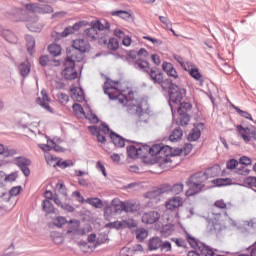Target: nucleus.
Instances as JSON below:
<instances>
[{
    "label": "nucleus",
    "instance_id": "c03bdc74",
    "mask_svg": "<svg viewBox=\"0 0 256 256\" xmlns=\"http://www.w3.org/2000/svg\"><path fill=\"white\" fill-rule=\"evenodd\" d=\"M45 161L50 165V167H57V157L52 154H45Z\"/></svg>",
    "mask_w": 256,
    "mask_h": 256
},
{
    "label": "nucleus",
    "instance_id": "6e6552de",
    "mask_svg": "<svg viewBox=\"0 0 256 256\" xmlns=\"http://www.w3.org/2000/svg\"><path fill=\"white\" fill-rule=\"evenodd\" d=\"M227 203L225 200L220 199L214 202L211 209V215L214 217L215 221H219L221 219V215H227Z\"/></svg>",
    "mask_w": 256,
    "mask_h": 256
},
{
    "label": "nucleus",
    "instance_id": "f8f14e48",
    "mask_svg": "<svg viewBox=\"0 0 256 256\" xmlns=\"http://www.w3.org/2000/svg\"><path fill=\"white\" fill-rule=\"evenodd\" d=\"M159 158L162 159V164L173 163V160L171 159H175V155L173 154L172 148L170 146H165L161 144Z\"/></svg>",
    "mask_w": 256,
    "mask_h": 256
},
{
    "label": "nucleus",
    "instance_id": "052dcab7",
    "mask_svg": "<svg viewBox=\"0 0 256 256\" xmlns=\"http://www.w3.org/2000/svg\"><path fill=\"white\" fill-rule=\"evenodd\" d=\"M160 249H161V251H164L165 253H169V252H171V249H172V247H171V242H169V241H162L161 242V246H160Z\"/></svg>",
    "mask_w": 256,
    "mask_h": 256
},
{
    "label": "nucleus",
    "instance_id": "37998d69",
    "mask_svg": "<svg viewBox=\"0 0 256 256\" xmlns=\"http://www.w3.org/2000/svg\"><path fill=\"white\" fill-rule=\"evenodd\" d=\"M136 233V239H138L139 241H144L145 239H147L149 233L147 232V230H145V228H139L135 231Z\"/></svg>",
    "mask_w": 256,
    "mask_h": 256
},
{
    "label": "nucleus",
    "instance_id": "8fccbe9b",
    "mask_svg": "<svg viewBox=\"0 0 256 256\" xmlns=\"http://www.w3.org/2000/svg\"><path fill=\"white\" fill-rule=\"evenodd\" d=\"M67 223V219L63 216H58L53 220V225L56 227H63Z\"/></svg>",
    "mask_w": 256,
    "mask_h": 256
},
{
    "label": "nucleus",
    "instance_id": "2eb2a0df",
    "mask_svg": "<svg viewBox=\"0 0 256 256\" xmlns=\"http://www.w3.org/2000/svg\"><path fill=\"white\" fill-rule=\"evenodd\" d=\"M165 207L168 211H177L179 207H183V198L181 196H174L166 202Z\"/></svg>",
    "mask_w": 256,
    "mask_h": 256
},
{
    "label": "nucleus",
    "instance_id": "0eeeda50",
    "mask_svg": "<svg viewBox=\"0 0 256 256\" xmlns=\"http://www.w3.org/2000/svg\"><path fill=\"white\" fill-rule=\"evenodd\" d=\"M236 129L245 143H251V139H253V141H256L255 126L244 127L243 125H238Z\"/></svg>",
    "mask_w": 256,
    "mask_h": 256
},
{
    "label": "nucleus",
    "instance_id": "69168bd1",
    "mask_svg": "<svg viewBox=\"0 0 256 256\" xmlns=\"http://www.w3.org/2000/svg\"><path fill=\"white\" fill-rule=\"evenodd\" d=\"M21 186H14L10 189L9 193H10V197H17V195H19V193H21Z\"/></svg>",
    "mask_w": 256,
    "mask_h": 256
},
{
    "label": "nucleus",
    "instance_id": "39448f33",
    "mask_svg": "<svg viewBox=\"0 0 256 256\" xmlns=\"http://www.w3.org/2000/svg\"><path fill=\"white\" fill-rule=\"evenodd\" d=\"M103 89L105 95H108L112 101H119L122 105L127 101V96L123 95L119 89V81H113L107 78Z\"/></svg>",
    "mask_w": 256,
    "mask_h": 256
},
{
    "label": "nucleus",
    "instance_id": "0e129e2a",
    "mask_svg": "<svg viewBox=\"0 0 256 256\" xmlns=\"http://www.w3.org/2000/svg\"><path fill=\"white\" fill-rule=\"evenodd\" d=\"M200 253L204 256H215V252H213L209 246H204L202 249H200Z\"/></svg>",
    "mask_w": 256,
    "mask_h": 256
},
{
    "label": "nucleus",
    "instance_id": "4d7b16f0",
    "mask_svg": "<svg viewBox=\"0 0 256 256\" xmlns=\"http://www.w3.org/2000/svg\"><path fill=\"white\" fill-rule=\"evenodd\" d=\"M236 112L239 114L240 117H244V119H248L249 121H253V117L247 111H243L240 108H236Z\"/></svg>",
    "mask_w": 256,
    "mask_h": 256
},
{
    "label": "nucleus",
    "instance_id": "2f4dec72",
    "mask_svg": "<svg viewBox=\"0 0 256 256\" xmlns=\"http://www.w3.org/2000/svg\"><path fill=\"white\" fill-rule=\"evenodd\" d=\"M48 53L52 55V57H59L61 55V45L52 43L48 46Z\"/></svg>",
    "mask_w": 256,
    "mask_h": 256
},
{
    "label": "nucleus",
    "instance_id": "4468645a",
    "mask_svg": "<svg viewBox=\"0 0 256 256\" xmlns=\"http://www.w3.org/2000/svg\"><path fill=\"white\" fill-rule=\"evenodd\" d=\"M41 95L42 98L38 97L36 99L37 105H40V107L46 109V111H49V113H53V108H51V106L49 105V101H51V99L49 98V95H47V90L43 89L41 91Z\"/></svg>",
    "mask_w": 256,
    "mask_h": 256
},
{
    "label": "nucleus",
    "instance_id": "423d86ee",
    "mask_svg": "<svg viewBox=\"0 0 256 256\" xmlns=\"http://www.w3.org/2000/svg\"><path fill=\"white\" fill-rule=\"evenodd\" d=\"M69 56H66V60L64 63L65 69L62 71V77L66 79L67 81H73L79 77V74H77V70L75 69V63H77V60H73L72 64L68 62Z\"/></svg>",
    "mask_w": 256,
    "mask_h": 256
},
{
    "label": "nucleus",
    "instance_id": "473e14b6",
    "mask_svg": "<svg viewBox=\"0 0 256 256\" xmlns=\"http://www.w3.org/2000/svg\"><path fill=\"white\" fill-rule=\"evenodd\" d=\"M42 209L45 213H47V215L55 213V207L53 206V203H51V200H43Z\"/></svg>",
    "mask_w": 256,
    "mask_h": 256
},
{
    "label": "nucleus",
    "instance_id": "9b49d317",
    "mask_svg": "<svg viewBox=\"0 0 256 256\" xmlns=\"http://www.w3.org/2000/svg\"><path fill=\"white\" fill-rule=\"evenodd\" d=\"M187 65H188V68H185V71L189 73L192 79H195V81H197V85H199V87H203V84L205 83V78L203 77L201 72H199V69L193 68L191 63H187Z\"/></svg>",
    "mask_w": 256,
    "mask_h": 256
},
{
    "label": "nucleus",
    "instance_id": "4c0bfd02",
    "mask_svg": "<svg viewBox=\"0 0 256 256\" xmlns=\"http://www.w3.org/2000/svg\"><path fill=\"white\" fill-rule=\"evenodd\" d=\"M178 115H179L178 125H181L182 127H185V125H188L189 121H191V116H189V114L185 112L178 113Z\"/></svg>",
    "mask_w": 256,
    "mask_h": 256
},
{
    "label": "nucleus",
    "instance_id": "20e7f679",
    "mask_svg": "<svg viewBox=\"0 0 256 256\" xmlns=\"http://www.w3.org/2000/svg\"><path fill=\"white\" fill-rule=\"evenodd\" d=\"M91 49V45L85 39H76L73 41L72 49H67L68 63L73 65V61L81 63L83 61V53H87Z\"/></svg>",
    "mask_w": 256,
    "mask_h": 256
},
{
    "label": "nucleus",
    "instance_id": "5fc2aeb1",
    "mask_svg": "<svg viewBox=\"0 0 256 256\" xmlns=\"http://www.w3.org/2000/svg\"><path fill=\"white\" fill-rule=\"evenodd\" d=\"M244 183L251 189H256V177L249 176L244 180Z\"/></svg>",
    "mask_w": 256,
    "mask_h": 256
},
{
    "label": "nucleus",
    "instance_id": "f3484780",
    "mask_svg": "<svg viewBox=\"0 0 256 256\" xmlns=\"http://www.w3.org/2000/svg\"><path fill=\"white\" fill-rule=\"evenodd\" d=\"M0 35L8 41V43H12L13 45L17 44L19 41L15 33L7 28L0 27Z\"/></svg>",
    "mask_w": 256,
    "mask_h": 256
},
{
    "label": "nucleus",
    "instance_id": "cd10ccee",
    "mask_svg": "<svg viewBox=\"0 0 256 256\" xmlns=\"http://www.w3.org/2000/svg\"><path fill=\"white\" fill-rule=\"evenodd\" d=\"M161 238L153 237L149 240L148 249L150 251H157V249H161Z\"/></svg>",
    "mask_w": 256,
    "mask_h": 256
},
{
    "label": "nucleus",
    "instance_id": "49530a36",
    "mask_svg": "<svg viewBox=\"0 0 256 256\" xmlns=\"http://www.w3.org/2000/svg\"><path fill=\"white\" fill-rule=\"evenodd\" d=\"M106 229H123V224L122 220L121 221H114V222H109L105 224Z\"/></svg>",
    "mask_w": 256,
    "mask_h": 256
},
{
    "label": "nucleus",
    "instance_id": "bf43d9fd",
    "mask_svg": "<svg viewBox=\"0 0 256 256\" xmlns=\"http://www.w3.org/2000/svg\"><path fill=\"white\" fill-rule=\"evenodd\" d=\"M138 149H139L140 157H145V155H149V149H151V146L142 145L138 147Z\"/></svg>",
    "mask_w": 256,
    "mask_h": 256
},
{
    "label": "nucleus",
    "instance_id": "6ab92c4d",
    "mask_svg": "<svg viewBox=\"0 0 256 256\" xmlns=\"http://www.w3.org/2000/svg\"><path fill=\"white\" fill-rule=\"evenodd\" d=\"M147 74L149 75L151 81H153V83H155V85H159V83H161L162 79H163V73H161L160 70H158L157 67H153L151 68Z\"/></svg>",
    "mask_w": 256,
    "mask_h": 256
},
{
    "label": "nucleus",
    "instance_id": "e433bc0d",
    "mask_svg": "<svg viewBox=\"0 0 256 256\" xmlns=\"http://www.w3.org/2000/svg\"><path fill=\"white\" fill-rule=\"evenodd\" d=\"M184 188L185 185H183V183H176L170 186L168 191H171L173 195H179L180 193H183Z\"/></svg>",
    "mask_w": 256,
    "mask_h": 256
},
{
    "label": "nucleus",
    "instance_id": "1a4fd4ad",
    "mask_svg": "<svg viewBox=\"0 0 256 256\" xmlns=\"http://www.w3.org/2000/svg\"><path fill=\"white\" fill-rule=\"evenodd\" d=\"M14 163L21 169L22 173L25 175V177H29L31 175V170L29 169V165H31V161L29 158H26L25 156H18L14 158Z\"/></svg>",
    "mask_w": 256,
    "mask_h": 256
},
{
    "label": "nucleus",
    "instance_id": "f03ea898",
    "mask_svg": "<svg viewBox=\"0 0 256 256\" xmlns=\"http://www.w3.org/2000/svg\"><path fill=\"white\" fill-rule=\"evenodd\" d=\"M26 11L23 8H14V15L16 21H22L27 23L26 27L32 33H40L42 27L39 24V3H28L24 5Z\"/></svg>",
    "mask_w": 256,
    "mask_h": 256
},
{
    "label": "nucleus",
    "instance_id": "a19ab883",
    "mask_svg": "<svg viewBox=\"0 0 256 256\" xmlns=\"http://www.w3.org/2000/svg\"><path fill=\"white\" fill-rule=\"evenodd\" d=\"M149 155L152 157H160L161 155V144H154L149 149Z\"/></svg>",
    "mask_w": 256,
    "mask_h": 256
},
{
    "label": "nucleus",
    "instance_id": "7ed1b4c3",
    "mask_svg": "<svg viewBox=\"0 0 256 256\" xmlns=\"http://www.w3.org/2000/svg\"><path fill=\"white\" fill-rule=\"evenodd\" d=\"M158 85H160L163 91H168L170 97L169 106L172 111V115H174L175 110L173 103H181V101H183V97L187 95V90L185 88H179L177 84H173V80L171 79L162 78Z\"/></svg>",
    "mask_w": 256,
    "mask_h": 256
},
{
    "label": "nucleus",
    "instance_id": "7c9ffc66",
    "mask_svg": "<svg viewBox=\"0 0 256 256\" xmlns=\"http://www.w3.org/2000/svg\"><path fill=\"white\" fill-rule=\"evenodd\" d=\"M53 6L47 4H38V15H49L53 13Z\"/></svg>",
    "mask_w": 256,
    "mask_h": 256
},
{
    "label": "nucleus",
    "instance_id": "f704fd0d",
    "mask_svg": "<svg viewBox=\"0 0 256 256\" xmlns=\"http://www.w3.org/2000/svg\"><path fill=\"white\" fill-rule=\"evenodd\" d=\"M127 153L130 159H137V157H141V154L139 152V147H135L133 145L127 148Z\"/></svg>",
    "mask_w": 256,
    "mask_h": 256
},
{
    "label": "nucleus",
    "instance_id": "79ce46f5",
    "mask_svg": "<svg viewBox=\"0 0 256 256\" xmlns=\"http://www.w3.org/2000/svg\"><path fill=\"white\" fill-rule=\"evenodd\" d=\"M137 227V222L131 218L122 220V229H134Z\"/></svg>",
    "mask_w": 256,
    "mask_h": 256
},
{
    "label": "nucleus",
    "instance_id": "4be33fe9",
    "mask_svg": "<svg viewBox=\"0 0 256 256\" xmlns=\"http://www.w3.org/2000/svg\"><path fill=\"white\" fill-rule=\"evenodd\" d=\"M18 71L21 77H23L24 79L29 77V74L31 73V64L29 63V61L20 63V65L18 66Z\"/></svg>",
    "mask_w": 256,
    "mask_h": 256
},
{
    "label": "nucleus",
    "instance_id": "412c9836",
    "mask_svg": "<svg viewBox=\"0 0 256 256\" xmlns=\"http://www.w3.org/2000/svg\"><path fill=\"white\" fill-rule=\"evenodd\" d=\"M83 36L86 37L88 41H97V39H99V31L91 24V27L84 31Z\"/></svg>",
    "mask_w": 256,
    "mask_h": 256
},
{
    "label": "nucleus",
    "instance_id": "338daca9",
    "mask_svg": "<svg viewBox=\"0 0 256 256\" xmlns=\"http://www.w3.org/2000/svg\"><path fill=\"white\" fill-rule=\"evenodd\" d=\"M39 63L42 67H47V65H49V56H40Z\"/></svg>",
    "mask_w": 256,
    "mask_h": 256
},
{
    "label": "nucleus",
    "instance_id": "aec40b11",
    "mask_svg": "<svg viewBox=\"0 0 256 256\" xmlns=\"http://www.w3.org/2000/svg\"><path fill=\"white\" fill-rule=\"evenodd\" d=\"M201 129H203V123L194 124V128L188 135V141H197L201 137Z\"/></svg>",
    "mask_w": 256,
    "mask_h": 256
},
{
    "label": "nucleus",
    "instance_id": "dca6fc26",
    "mask_svg": "<svg viewBox=\"0 0 256 256\" xmlns=\"http://www.w3.org/2000/svg\"><path fill=\"white\" fill-rule=\"evenodd\" d=\"M159 219H161V214L157 211L146 212L142 215V223H146V225H153Z\"/></svg>",
    "mask_w": 256,
    "mask_h": 256
},
{
    "label": "nucleus",
    "instance_id": "6e6d98bb",
    "mask_svg": "<svg viewBox=\"0 0 256 256\" xmlns=\"http://www.w3.org/2000/svg\"><path fill=\"white\" fill-rule=\"evenodd\" d=\"M112 216H113V206L111 205L105 206L104 217L106 221H109V219H111Z\"/></svg>",
    "mask_w": 256,
    "mask_h": 256
},
{
    "label": "nucleus",
    "instance_id": "680f3d73",
    "mask_svg": "<svg viewBox=\"0 0 256 256\" xmlns=\"http://www.w3.org/2000/svg\"><path fill=\"white\" fill-rule=\"evenodd\" d=\"M159 21H160V23L165 25V27H167V29H169V27H173V23H171V20H169V18L167 16H159Z\"/></svg>",
    "mask_w": 256,
    "mask_h": 256
},
{
    "label": "nucleus",
    "instance_id": "72a5a7b5",
    "mask_svg": "<svg viewBox=\"0 0 256 256\" xmlns=\"http://www.w3.org/2000/svg\"><path fill=\"white\" fill-rule=\"evenodd\" d=\"M181 137H183V130L181 128H176L170 134L169 140L172 141V143H175L176 141H180Z\"/></svg>",
    "mask_w": 256,
    "mask_h": 256
},
{
    "label": "nucleus",
    "instance_id": "5701e85b",
    "mask_svg": "<svg viewBox=\"0 0 256 256\" xmlns=\"http://www.w3.org/2000/svg\"><path fill=\"white\" fill-rule=\"evenodd\" d=\"M110 139L113 143V145H115L116 147H125V139H123V137H121L120 135H118L117 133L111 131L110 132Z\"/></svg>",
    "mask_w": 256,
    "mask_h": 256
},
{
    "label": "nucleus",
    "instance_id": "603ef678",
    "mask_svg": "<svg viewBox=\"0 0 256 256\" xmlns=\"http://www.w3.org/2000/svg\"><path fill=\"white\" fill-rule=\"evenodd\" d=\"M17 172H12L8 175L4 174V182L13 183V181H17Z\"/></svg>",
    "mask_w": 256,
    "mask_h": 256
},
{
    "label": "nucleus",
    "instance_id": "13d9d810",
    "mask_svg": "<svg viewBox=\"0 0 256 256\" xmlns=\"http://www.w3.org/2000/svg\"><path fill=\"white\" fill-rule=\"evenodd\" d=\"M56 189L61 195H64V197H67V188L65 187V184L63 182H58L56 185Z\"/></svg>",
    "mask_w": 256,
    "mask_h": 256
},
{
    "label": "nucleus",
    "instance_id": "864d4df0",
    "mask_svg": "<svg viewBox=\"0 0 256 256\" xmlns=\"http://www.w3.org/2000/svg\"><path fill=\"white\" fill-rule=\"evenodd\" d=\"M239 167V161L235 159H230L226 163V169H229L230 171H233V169H237Z\"/></svg>",
    "mask_w": 256,
    "mask_h": 256
},
{
    "label": "nucleus",
    "instance_id": "c85d7f7f",
    "mask_svg": "<svg viewBox=\"0 0 256 256\" xmlns=\"http://www.w3.org/2000/svg\"><path fill=\"white\" fill-rule=\"evenodd\" d=\"M26 45H27V51L30 55H33L35 53V38L31 35H26Z\"/></svg>",
    "mask_w": 256,
    "mask_h": 256
},
{
    "label": "nucleus",
    "instance_id": "774afa93",
    "mask_svg": "<svg viewBox=\"0 0 256 256\" xmlns=\"http://www.w3.org/2000/svg\"><path fill=\"white\" fill-rule=\"evenodd\" d=\"M239 163L240 165H251L252 161H251V158L247 156H242L239 159Z\"/></svg>",
    "mask_w": 256,
    "mask_h": 256
},
{
    "label": "nucleus",
    "instance_id": "a878e982",
    "mask_svg": "<svg viewBox=\"0 0 256 256\" xmlns=\"http://www.w3.org/2000/svg\"><path fill=\"white\" fill-rule=\"evenodd\" d=\"M174 232H175V225L173 224H166L160 230L161 237H164V239H167V237H170V235H173Z\"/></svg>",
    "mask_w": 256,
    "mask_h": 256
},
{
    "label": "nucleus",
    "instance_id": "ddd939ff",
    "mask_svg": "<svg viewBox=\"0 0 256 256\" xmlns=\"http://www.w3.org/2000/svg\"><path fill=\"white\" fill-rule=\"evenodd\" d=\"M87 25H89V22L85 20L76 22L73 26L66 27L64 31L61 33V37H69V35H73V33H77L79 29L83 27H87Z\"/></svg>",
    "mask_w": 256,
    "mask_h": 256
},
{
    "label": "nucleus",
    "instance_id": "09e8293b",
    "mask_svg": "<svg viewBox=\"0 0 256 256\" xmlns=\"http://www.w3.org/2000/svg\"><path fill=\"white\" fill-rule=\"evenodd\" d=\"M72 109L75 115H78V117H81V115H85V110H83V106H81L80 104H73Z\"/></svg>",
    "mask_w": 256,
    "mask_h": 256
},
{
    "label": "nucleus",
    "instance_id": "bb28decb",
    "mask_svg": "<svg viewBox=\"0 0 256 256\" xmlns=\"http://www.w3.org/2000/svg\"><path fill=\"white\" fill-rule=\"evenodd\" d=\"M111 15L113 17H120V19H124V21H129L131 19V11H125V10H116L112 11Z\"/></svg>",
    "mask_w": 256,
    "mask_h": 256
},
{
    "label": "nucleus",
    "instance_id": "c756f323",
    "mask_svg": "<svg viewBox=\"0 0 256 256\" xmlns=\"http://www.w3.org/2000/svg\"><path fill=\"white\" fill-rule=\"evenodd\" d=\"M173 104L176 105V103ZM177 105H179V107L177 108V113H189V111L193 109V105L189 102L181 103L180 101L179 103H177Z\"/></svg>",
    "mask_w": 256,
    "mask_h": 256
},
{
    "label": "nucleus",
    "instance_id": "393cba45",
    "mask_svg": "<svg viewBox=\"0 0 256 256\" xmlns=\"http://www.w3.org/2000/svg\"><path fill=\"white\" fill-rule=\"evenodd\" d=\"M70 224L72 225L68 230V233H74L75 235H86L85 229H79V221L70 220Z\"/></svg>",
    "mask_w": 256,
    "mask_h": 256
},
{
    "label": "nucleus",
    "instance_id": "ea45409f",
    "mask_svg": "<svg viewBox=\"0 0 256 256\" xmlns=\"http://www.w3.org/2000/svg\"><path fill=\"white\" fill-rule=\"evenodd\" d=\"M86 203L95 207V209H101L103 207V201L99 198H88Z\"/></svg>",
    "mask_w": 256,
    "mask_h": 256
},
{
    "label": "nucleus",
    "instance_id": "f257e3e1",
    "mask_svg": "<svg viewBox=\"0 0 256 256\" xmlns=\"http://www.w3.org/2000/svg\"><path fill=\"white\" fill-rule=\"evenodd\" d=\"M221 173V166L215 164L214 166L206 169L205 172H196L192 174L188 180L186 181L187 187L189 189L186 191V197H195V195H199V193H203V191H207V186L205 182L208 179L213 177H217Z\"/></svg>",
    "mask_w": 256,
    "mask_h": 256
},
{
    "label": "nucleus",
    "instance_id": "a18cd8bd",
    "mask_svg": "<svg viewBox=\"0 0 256 256\" xmlns=\"http://www.w3.org/2000/svg\"><path fill=\"white\" fill-rule=\"evenodd\" d=\"M108 49H110V51H117V49H119V40L117 38H110L108 41Z\"/></svg>",
    "mask_w": 256,
    "mask_h": 256
},
{
    "label": "nucleus",
    "instance_id": "e2e57ef3",
    "mask_svg": "<svg viewBox=\"0 0 256 256\" xmlns=\"http://www.w3.org/2000/svg\"><path fill=\"white\" fill-rule=\"evenodd\" d=\"M107 241H109V236L107 234H100L97 237L96 244L103 245V243H107Z\"/></svg>",
    "mask_w": 256,
    "mask_h": 256
},
{
    "label": "nucleus",
    "instance_id": "3c124183",
    "mask_svg": "<svg viewBox=\"0 0 256 256\" xmlns=\"http://www.w3.org/2000/svg\"><path fill=\"white\" fill-rule=\"evenodd\" d=\"M56 165L58 167H60V169H67V167H73V161H71V160H66V161L58 160Z\"/></svg>",
    "mask_w": 256,
    "mask_h": 256
},
{
    "label": "nucleus",
    "instance_id": "58836bf2",
    "mask_svg": "<svg viewBox=\"0 0 256 256\" xmlns=\"http://www.w3.org/2000/svg\"><path fill=\"white\" fill-rule=\"evenodd\" d=\"M216 187H225L231 185V179L229 178H217L212 181Z\"/></svg>",
    "mask_w": 256,
    "mask_h": 256
},
{
    "label": "nucleus",
    "instance_id": "c9c22d12",
    "mask_svg": "<svg viewBox=\"0 0 256 256\" xmlns=\"http://www.w3.org/2000/svg\"><path fill=\"white\" fill-rule=\"evenodd\" d=\"M91 25L96 31H105V29L109 30L111 27L109 23L105 22V24H103L101 21H92Z\"/></svg>",
    "mask_w": 256,
    "mask_h": 256
},
{
    "label": "nucleus",
    "instance_id": "b1692460",
    "mask_svg": "<svg viewBox=\"0 0 256 256\" xmlns=\"http://www.w3.org/2000/svg\"><path fill=\"white\" fill-rule=\"evenodd\" d=\"M134 69H139L140 71H143V73H149V62L143 59H137L133 63Z\"/></svg>",
    "mask_w": 256,
    "mask_h": 256
},
{
    "label": "nucleus",
    "instance_id": "a211bd4d",
    "mask_svg": "<svg viewBox=\"0 0 256 256\" xmlns=\"http://www.w3.org/2000/svg\"><path fill=\"white\" fill-rule=\"evenodd\" d=\"M70 92L73 101H76L77 103H83L85 101V92H83L82 88L73 87Z\"/></svg>",
    "mask_w": 256,
    "mask_h": 256
},
{
    "label": "nucleus",
    "instance_id": "9d476101",
    "mask_svg": "<svg viewBox=\"0 0 256 256\" xmlns=\"http://www.w3.org/2000/svg\"><path fill=\"white\" fill-rule=\"evenodd\" d=\"M111 206L114 209V213H123V211H125L126 213H131V211H133V205L125 203L118 198L112 200Z\"/></svg>",
    "mask_w": 256,
    "mask_h": 256
},
{
    "label": "nucleus",
    "instance_id": "de8ad7c7",
    "mask_svg": "<svg viewBox=\"0 0 256 256\" xmlns=\"http://www.w3.org/2000/svg\"><path fill=\"white\" fill-rule=\"evenodd\" d=\"M57 99L61 105H67V103H69V95L63 92L57 94Z\"/></svg>",
    "mask_w": 256,
    "mask_h": 256
}]
</instances>
